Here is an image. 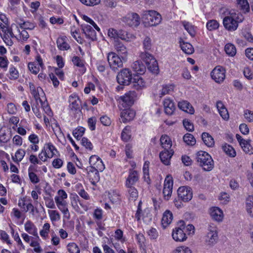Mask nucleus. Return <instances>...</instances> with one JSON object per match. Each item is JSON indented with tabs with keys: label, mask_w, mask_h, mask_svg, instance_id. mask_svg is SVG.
<instances>
[{
	"label": "nucleus",
	"mask_w": 253,
	"mask_h": 253,
	"mask_svg": "<svg viewBox=\"0 0 253 253\" xmlns=\"http://www.w3.org/2000/svg\"><path fill=\"white\" fill-rule=\"evenodd\" d=\"M238 7L243 12L246 13L250 11V5L247 0H237Z\"/></svg>",
	"instance_id": "ea45409f"
},
{
	"label": "nucleus",
	"mask_w": 253,
	"mask_h": 253,
	"mask_svg": "<svg viewBox=\"0 0 253 253\" xmlns=\"http://www.w3.org/2000/svg\"><path fill=\"white\" fill-rule=\"evenodd\" d=\"M203 141L206 145L209 147H212L214 145V141L213 137L207 132H203L202 135Z\"/></svg>",
	"instance_id": "e433bc0d"
},
{
	"label": "nucleus",
	"mask_w": 253,
	"mask_h": 253,
	"mask_svg": "<svg viewBox=\"0 0 253 253\" xmlns=\"http://www.w3.org/2000/svg\"><path fill=\"white\" fill-rule=\"evenodd\" d=\"M29 85L31 92L33 95L37 104H38V101H41V98L40 97L39 91L40 90H42V89L40 87L36 89L34 84L32 83H30Z\"/></svg>",
	"instance_id": "79ce46f5"
},
{
	"label": "nucleus",
	"mask_w": 253,
	"mask_h": 253,
	"mask_svg": "<svg viewBox=\"0 0 253 253\" xmlns=\"http://www.w3.org/2000/svg\"><path fill=\"white\" fill-rule=\"evenodd\" d=\"M134 37L128 32L123 30H118V38L119 39H122V40L126 41H130L131 40L133 39Z\"/></svg>",
	"instance_id": "c03bdc74"
},
{
	"label": "nucleus",
	"mask_w": 253,
	"mask_h": 253,
	"mask_svg": "<svg viewBox=\"0 0 253 253\" xmlns=\"http://www.w3.org/2000/svg\"><path fill=\"white\" fill-rule=\"evenodd\" d=\"M0 239L7 245L12 244L9 235L4 230H0Z\"/></svg>",
	"instance_id": "6e6d98bb"
},
{
	"label": "nucleus",
	"mask_w": 253,
	"mask_h": 253,
	"mask_svg": "<svg viewBox=\"0 0 253 253\" xmlns=\"http://www.w3.org/2000/svg\"><path fill=\"white\" fill-rule=\"evenodd\" d=\"M152 46V43L151 39L148 37H146L143 41V47L145 51H149L151 50Z\"/></svg>",
	"instance_id": "0e129e2a"
},
{
	"label": "nucleus",
	"mask_w": 253,
	"mask_h": 253,
	"mask_svg": "<svg viewBox=\"0 0 253 253\" xmlns=\"http://www.w3.org/2000/svg\"><path fill=\"white\" fill-rule=\"evenodd\" d=\"M67 250L70 253H80L78 246L75 243H70L67 245Z\"/></svg>",
	"instance_id": "680f3d73"
},
{
	"label": "nucleus",
	"mask_w": 253,
	"mask_h": 253,
	"mask_svg": "<svg viewBox=\"0 0 253 253\" xmlns=\"http://www.w3.org/2000/svg\"><path fill=\"white\" fill-rule=\"evenodd\" d=\"M131 67L134 72L140 75L144 74L146 71L145 66L141 61H136L133 63Z\"/></svg>",
	"instance_id": "c756f323"
},
{
	"label": "nucleus",
	"mask_w": 253,
	"mask_h": 253,
	"mask_svg": "<svg viewBox=\"0 0 253 253\" xmlns=\"http://www.w3.org/2000/svg\"><path fill=\"white\" fill-rule=\"evenodd\" d=\"M132 86L133 88L140 90L146 87V83L142 77L135 76L133 79Z\"/></svg>",
	"instance_id": "393cba45"
},
{
	"label": "nucleus",
	"mask_w": 253,
	"mask_h": 253,
	"mask_svg": "<svg viewBox=\"0 0 253 253\" xmlns=\"http://www.w3.org/2000/svg\"><path fill=\"white\" fill-rule=\"evenodd\" d=\"M211 76L215 83L221 84L223 82L225 79L226 70L221 66H216L211 71Z\"/></svg>",
	"instance_id": "9d476101"
},
{
	"label": "nucleus",
	"mask_w": 253,
	"mask_h": 253,
	"mask_svg": "<svg viewBox=\"0 0 253 253\" xmlns=\"http://www.w3.org/2000/svg\"><path fill=\"white\" fill-rule=\"evenodd\" d=\"M72 62L73 64L79 67L82 68L83 73H84L85 69L84 68V61L81 59L79 57L75 56L72 58Z\"/></svg>",
	"instance_id": "864d4df0"
},
{
	"label": "nucleus",
	"mask_w": 253,
	"mask_h": 253,
	"mask_svg": "<svg viewBox=\"0 0 253 253\" xmlns=\"http://www.w3.org/2000/svg\"><path fill=\"white\" fill-rule=\"evenodd\" d=\"M87 177L91 183L95 185L100 180V175L99 172L100 170L93 169L91 167H87Z\"/></svg>",
	"instance_id": "f3484780"
},
{
	"label": "nucleus",
	"mask_w": 253,
	"mask_h": 253,
	"mask_svg": "<svg viewBox=\"0 0 253 253\" xmlns=\"http://www.w3.org/2000/svg\"><path fill=\"white\" fill-rule=\"evenodd\" d=\"M196 160L205 171H211L213 168L214 162L211 155L206 152L200 151L197 152Z\"/></svg>",
	"instance_id": "7ed1b4c3"
},
{
	"label": "nucleus",
	"mask_w": 253,
	"mask_h": 253,
	"mask_svg": "<svg viewBox=\"0 0 253 253\" xmlns=\"http://www.w3.org/2000/svg\"><path fill=\"white\" fill-rule=\"evenodd\" d=\"M251 141L250 139L246 140L240 145L244 152L250 155L253 154V147L250 144Z\"/></svg>",
	"instance_id": "49530a36"
},
{
	"label": "nucleus",
	"mask_w": 253,
	"mask_h": 253,
	"mask_svg": "<svg viewBox=\"0 0 253 253\" xmlns=\"http://www.w3.org/2000/svg\"><path fill=\"white\" fill-rule=\"evenodd\" d=\"M210 214L211 218L217 222L222 221L224 217L223 211L217 207H211L210 209Z\"/></svg>",
	"instance_id": "6ab92c4d"
},
{
	"label": "nucleus",
	"mask_w": 253,
	"mask_h": 253,
	"mask_svg": "<svg viewBox=\"0 0 253 253\" xmlns=\"http://www.w3.org/2000/svg\"><path fill=\"white\" fill-rule=\"evenodd\" d=\"M135 116V111L130 108L123 110L120 115L122 121L124 123L132 120Z\"/></svg>",
	"instance_id": "412c9836"
},
{
	"label": "nucleus",
	"mask_w": 253,
	"mask_h": 253,
	"mask_svg": "<svg viewBox=\"0 0 253 253\" xmlns=\"http://www.w3.org/2000/svg\"><path fill=\"white\" fill-rule=\"evenodd\" d=\"M40 103L41 104V107L42 108L43 110L44 111V112L48 116H51L52 115V112L51 110L48 105L47 102L45 101H42V99H41V101H38V103ZM38 105H39L37 104Z\"/></svg>",
	"instance_id": "052dcab7"
},
{
	"label": "nucleus",
	"mask_w": 253,
	"mask_h": 253,
	"mask_svg": "<svg viewBox=\"0 0 253 253\" xmlns=\"http://www.w3.org/2000/svg\"><path fill=\"white\" fill-rule=\"evenodd\" d=\"M182 24L190 35L192 37H194L196 34L195 27L191 23L185 21L182 22Z\"/></svg>",
	"instance_id": "3c124183"
},
{
	"label": "nucleus",
	"mask_w": 253,
	"mask_h": 253,
	"mask_svg": "<svg viewBox=\"0 0 253 253\" xmlns=\"http://www.w3.org/2000/svg\"><path fill=\"white\" fill-rule=\"evenodd\" d=\"M161 145L164 150H172V141L170 138L167 135H163L160 139Z\"/></svg>",
	"instance_id": "f704fd0d"
},
{
	"label": "nucleus",
	"mask_w": 253,
	"mask_h": 253,
	"mask_svg": "<svg viewBox=\"0 0 253 253\" xmlns=\"http://www.w3.org/2000/svg\"><path fill=\"white\" fill-rule=\"evenodd\" d=\"M18 29L19 33L17 39L21 41H26L29 38V35L27 31L25 29Z\"/></svg>",
	"instance_id": "e2e57ef3"
},
{
	"label": "nucleus",
	"mask_w": 253,
	"mask_h": 253,
	"mask_svg": "<svg viewBox=\"0 0 253 253\" xmlns=\"http://www.w3.org/2000/svg\"><path fill=\"white\" fill-rule=\"evenodd\" d=\"M37 171V167L30 165L28 169V176L31 182L34 184H37L40 181V177L36 173Z\"/></svg>",
	"instance_id": "5701e85b"
},
{
	"label": "nucleus",
	"mask_w": 253,
	"mask_h": 253,
	"mask_svg": "<svg viewBox=\"0 0 253 253\" xmlns=\"http://www.w3.org/2000/svg\"><path fill=\"white\" fill-rule=\"evenodd\" d=\"M139 179V175L138 171L133 169H129L128 176L125 182V186H135Z\"/></svg>",
	"instance_id": "dca6fc26"
},
{
	"label": "nucleus",
	"mask_w": 253,
	"mask_h": 253,
	"mask_svg": "<svg viewBox=\"0 0 253 253\" xmlns=\"http://www.w3.org/2000/svg\"><path fill=\"white\" fill-rule=\"evenodd\" d=\"M179 43L182 50L187 54H191L194 52V48L192 44L187 42H184L182 39H180Z\"/></svg>",
	"instance_id": "2f4dec72"
},
{
	"label": "nucleus",
	"mask_w": 253,
	"mask_h": 253,
	"mask_svg": "<svg viewBox=\"0 0 253 253\" xmlns=\"http://www.w3.org/2000/svg\"><path fill=\"white\" fill-rule=\"evenodd\" d=\"M246 209L248 214L253 217V196H249L246 200Z\"/></svg>",
	"instance_id": "c9c22d12"
},
{
	"label": "nucleus",
	"mask_w": 253,
	"mask_h": 253,
	"mask_svg": "<svg viewBox=\"0 0 253 253\" xmlns=\"http://www.w3.org/2000/svg\"><path fill=\"white\" fill-rule=\"evenodd\" d=\"M174 85L173 84H166L162 86V88L159 91V96L162 97L163 96L169 94L173 90Z\"/></svg>",
	"instance_id": "a18cd8bd"
},
{
	"label": "nucleus",
	"mask_w": 253,
	"mask_h": 253,
	"mask_svg": "<svg viewBox=\"0 0 253 253\" xmlns=\"http://www.w3.org/2000/svg\"><path fill=\"white\" fill-rule=\"evenodd\" d=\"M26 154V151L23 149H18L15 152L14 156L12 157L13 161L19 164L24 157Z\"/></svg>",
	"instance_id": "a19ab883"
},
{
	"label": "nucleus",
	"mask_w": 253,
	"mask_h": 253,
	"mask_svg": "<svg viewBox=\"0 0 253 253\" xmlns=\"http://www.w3.org/2000/svg\"><path fill=\"white\" fill-rule=\"evenodd\" d=\"M163 105L165 113L169 115H172L175 110V106L173 102L169 98H166L164 100Z\"/></svg>",
	"instance_id": "a878e982"
},
{
	"label": "nucleus",
	"mask_w": 253,
	"mask_h": 253,
	"mask_svg": "<svg viewBox=\"0 0 253 253\" xmlns=\"http://www.w3.org/2000/svg\"><path fill=\"white\" fill-rule=\"evenodd\" d=\"M85 130V128L78 126L73 130V135L76 138L79 139L84 135Z\"/></svg>",
	"instance_id": "bf43d9fd"
},
{
	"label": "nucleus",
	"mask_w": 253,
	"mask_h": 253,
	"mask_svg": "<svg viewBox=\"0 0 253 253\" xmlns=\"http://www.w3.org/2000/svg\"><path fill=\"white\" fill-rule=\"evenodd\" d=\"M67 197V193L64 190L60 189L57 191V195L54 197V200L57 208L63 213V217L69 219L70 214L68 209V204L66 201Z\"/></svg>",
	"instance_id": "f03ea898"
},
{
	"label": "nucleus",
	"mask_w": 253,
	"mask_h": 253,
	"mask_svg": "<svg viewBox=\"0 0 253 253\" xmlns=\"http://www.w3.org/2000/svg\"><path fill=\"white\" fill-rule=\"evenodd\" d=\"M244 117L248 123H253V111L249 109L244 111Z\"/></svg>",
	"instance_id": "69168bd1"
},
{
	"label": "nucleus",
	"mask_w": 253,
	"mask_h": 253,
	"mask_svg": "<svg viewBox=\"0 0 253 253\" xmlns=\"http://www.w3.org/2000/svg\"><path fill=\"white\" fill-rule=\"evenodd\" d=\"M57 46L60 50H67L70 47L69 44L66 42V38L59 37L56 41Z\"/></svg>",
	"instance_id": "58836bf2"
},
{
	"label": "nucleus",
	"mask_w": 253,
	"mask_h": 253,
	"mask_svg": "<svg viewBox=\"0 0 253 253\" xmlns=\"http://www.w3.org/2000/svg\"><path fill=\"white\" fill-rule=\"evenodd\" d=\"M90 166L93 169L100 170L102 172L105 169V165L101 158L97 155H92L89 159Z\"/></svg>",
	"instance_id": "2eb2a0df"
},
{
	"label": "nucleus",
	"mask_w": 253,
	"mask_h": 253,
	"mask_svg": "<svg viewBox=\"0 0 253 253\" xmlns=\"http://www.w3.org/2000/svg\"><path fill=\"white\" fill-rule=\"evenodd\" d=\"M122 21L129 27H136L140 23V18L136 13L131 12L123 17Z\"/></svg>",
	"instance_id": "9b49d317"
},
{
	"label": "nucleus",
	"mask_w": 253,
	"mask_h": 253,
	"mask_svg": "<svg viewBox=\"0 0 253 253\" xmlns=\"http://www.w3.org/2000/svg\"><path fill=\"white\" fill-rule=\"evenodd\" d=\"M140 57L145 62L148 69L151 72L156 74L159 73L157 61L152 54L147 52H142L140 53Z\"/></svg>",
	"instance_id": "39448f33"
},
{
	"label": "nucleus",
	"mask_w": 253,
	"mask_h": 253,
	"mask_svg": "<svg viewBox=\"0 0 253 253\" xmlns=\"http://www.w3.org/2000/svg\"><path fill=\"white\" fill-rule=\"evenodd\" d=\"M82 26L83 32L87 38L91 40L92 41L96 39V33L92 27L91 25L84 24Z\"/></svg>",
	"instance_id": "b1692460"
},
{
	"label": "nucleus",
	"mask_w": 253,
	"mask_h": 253,
	"mask_svg": "<svg viewBox=\"0 0 253 253\" xmlns=\"http://www.w3.org/2000/svg\"><path fill=\"white\" fill-rule=\"evenodd\" d=\"M3 29L2 34L0 33L1 37L6 45L11 46L13 43L11 39L14 37L12 30L8 28H4Z\"/></svg>",
	"instance_id": "a211bd4d"
},
{
	"label": "nucleus",
	"mask_w": 253,
	"mask_h": 253,
	"mask_svg": "<svg viewBox=\"0 0 253 253\" xmlns=\"http://www.w3.org/2000/svg\"><path fill=\"white\" fill-rule=\"evenodd\" d=\"M184 222L183 221H180L179 227H175L172 233V238L176 242H184L187 237L186 233L184 232L185 229Z\"/></svg>",
	"instance_id": "f8f14e48"
},
{
	"label": "nucleus",
	"mask_w": 253,
	"mask_h": 253,
	"mask_svg": "<svg viewBox=\"0 0 253 253\" xmlns=\"http://www.w3.org/2000/svg\"><path fill=\"white\" fill-rule=\"evenodd\" d=\"M69 107L72 110H77L80 108V100L76 94H72L69 98Z\"/></svg>",
	"instance_id": "c85d7f7f"
},
{
	"label": "nucleus",
	"mask_w": 253,
	"mask_h": 253,
	"mask_svg": "<svg viewBox=\"0 0 253 253\" xmlns=\"http://www.w3.org/2000/svg\"><path fill=\"white\" fill-rule=\"evenodd\" d=\"M42 149L47 153L50 158H52L55 155V152H58L55 146L51 142L45 143Z\"/></svg>",
	"instance_id": "72a5a7b5"
},
{
	"label": "nucleus",
	"mask_w": 253,
	"mask_h": 253,
	"mask_svg": "<svg viewBox=\"0 0 253 253\" xmlns=\"http://www.w3.org/2000/svg\"><path fill=\"white\" fill-rule=\"evenodd\" d=\"M224 50L226 53L231 57L234 56L236 54V48L232 43H227L225 45Z\"/></svg>",
	"instance_id": "8fccbe9b"
},
{
	"label": "nucleus",
	"mask_w": 253,
	"mask_h": 253,
	"mask_svg": "<svg viewBox=\"0 0 253 253\" xmlns=\"http://www.w3.org/2000/svg\"><path fill=\"white\" fill-rule=\"evenodd\" d=\"M48 213L50 219L53 224L56 221H59L61 219V215L56 210H48Z\"/></svg>",
	"instance_id": "de8ad7c7"
},
{
	"label": "nucleus",
	"mask_w": 253,
	"mask_h": 253,
	"mask_svg": "<svg viewBox=\"0 0 253 253\" xmlns=\"http://www.w3.org/2000/svg\"><path fill=\"white\" fill-rule=\"evenodd\" d=\"M24 229L29 234L39 239L38 228L35 224L30 220H27L24 224Z\"/></svg>",
	"instance_id": "4be33fe9"
},
{
	"label": "nucleus",
	"mask_w": 253,
	"mask_h": 253,
	"mask_svg": "<svg viewBox=\"0 0 253 253\" xmlns=\"http://www.w3.org/2000/svg\"><path fill=\"white\" fill-rule=\"evenodd\" d=\"M126 188L127 196L130 201H135L138 196V192L135 186H126Z\"/></svg>",
	"instance_id": "473e14b6"
},
{
	"label": "nucleus",
	"mask_w": 253,
	"mask_h": 253,
	"mask_svg": "<svg viewBox=\"0 0 253 253\" xmlns=\"http://www.w3.org/2000/svg\"><path fill=\"white\" fill-rule=\"evenodd\" d=\"M9 78L10 80H16L19 77V73L17 70L13 66H11L9 70Z\"/></svg>",
	"instance_id": "338daca9"
},
{
	"label": "nucleus",
	"mask_w": 253,
	"mask_h": 253,
	"mask_svg": "<svg viewBox=\"0 0 253 253\" xmlns=\"http://www.w3.org/2000/svg\"><path fill=\"white\" fill-rule=\"evenodd\" d=\"M219 26V23L215 20H211L206 24L207 28L209 31L216 30Z\"/></svg>",
	"instance_id": "13d9d810"
},
{
	"label": "nucleus",
	"mask_w": 253,
	"mask_h": 253,
	"mask_svg": "<svg viewBox=\"0 0 253 253\" xmlns=\"http://www.w3.org/2000/svg\"><path fill=\"white\" fill-rule=\"evenodd\" d=\"M244 20L243 15L237 11L231 10L229 14L223 19V26L228 31L233 32L236 30L239 23Z\"/></svg>",
	"instance_id": "f257e3e1"
},
{
	"label": "nucleus",
	"mask_w": 253,
	"mask_h": 253,
	"mask_svg": "<svg viewBox=\"0 0 253 253\" xmlns=\"http://www.w3.org/2000/svg\"><path fill=\"white\" fill-rule=\"evenodd\" d=\"M173 150H164L160 153L159 156L161 162L165 165L168 166L170 164V159L173 155Z\"/></svg>",
	"instance_id": "aec40b11"
},
{
	"label": "nucleus",
	"mask_w": 253,
	"mask_h": 253,
	"mask_svg": "<svg viewBox=\"0 0 253 253\" xmlns=\"http://www.w3.org/2000/svg\"><path fill=\"white\" fill-rule=\"evenodd\" d=\"M216 107L221 117L224 120H228L229 117L228 111L221 101L217 102Z\"/></svg>",
	"instance_id": "7c9ffc66"
},
{
	"label": "nucleus",
	"mask_w": 253,
	"mask_h": 253,
	"mask_svg": "<svg viewBox=\"0 0 253 253\" xmlns=\"http://www.w3.org/2000/svg\"><path fill=\"white\" fill-rule=\"evenodd\" d=\"M223 151L229 156L234 157L236 155L234 149L230 145L226 143L223 144L222 146Z\"/></svg>",
	"instance_id": "09e8293b"
},
{
	"label": "nucleus",
	"mask_w": 253,
	"mask_h": 253,
	"mask_svg": "<svg viewBox=\"0 0 253 253\" xmlns=\"http://www.w3.org/2000/svg\"><path fill=\"white\" fill-rule=\"evenodd\" d=\"M107 60L110 68L115 71L123 66V62H125L126 59L125 56L120 57L116 53L111 52L108 54Z\"/></svg>",
	"instance_id": "0eeeda50"
},
{
	"label": "nucleus",
	"mask_w": 253,
	"mask_h": 253,
	"mask_svg": "<svg viewBox=\"0 0 253 253\" xmlns=\"http://www.w3.org/2000/svg\"><path fill=\"white\" fill-rule=\"evenodd\" d=\"M218 238L216 226L213 223L210 224L207 229V234L204 238L206 244L207 246H212L217 243Z\"/></svg>",
	"instance_id": "423d86ee"
},
{
	"label": "nucleus",
	"mask_w": 253,
	"mask_h": 253,
	"mask_svg": "<svg viewBox=\"0 0 253 253\" xmlns=\"http://www.w3.org/2000/svg\"><path fill=\"white\" fill-rule=\"evenodd\" d=\"M184 142L188 145H194L196 143L194 137L190 133L185 134L183 137Z\"/></svg>",
	"instance_id": "5fc2aeb1"
},
{
	"label": "nucleus",
	"mask_w": 253,
	"mask_h": 253,
	"mask_svg": "<svg viewBox=\"0 0 253 253\" xmlns=\"http://www.w3.org/2000/svg\"><path fill=\"white\" fill-rule=\"evenodd\" d=\"M115 47L117 52L121 56H125L126 59L127 51L126 47L121 42H116Z\"/></svg>",
	"instance_id": "4c0bfd02"
},
{
	"label": "nucleus",
	"mask_w": 253,
	"mask_h": 253,
	"mask_svg": "<svg viewBox=\"0 0 253 253\" xmlns=\"http://www.w3.org/2000/svg\"><path fill=\"white\" fill-rule=\"evenodd\" d=\"M132 80V73L130 69L124 68L120 71L117 76L118 83L121 85H127Z\"/></svg>",
	"instance_id": "1a4fd4ad"
},
{
	"label": "nucleus",
	"mask_w": 253,
	"mask_h": 253,
	"mask_svg": "<svg viewBox=\"0 0 253 253\" xmlns=\"http://www.w3.org/2000/svg\"><path fill=\"white\" fill-rule=\"evenodd\" d=\"M50 225L48 223L43 224L42 229L40 231V235L43 239H46L48 235Z\"/></svg>",
	"instance_id": "603ef678"
},
{
	"label": "nucleus",
	"mask_w": 253,
	"mask_h": 253,
	"mask_svg": "<svg viewBox=\"0 0 253 253\" xmlns=\"http://www.w3.org/2000/svg\"><path fill=\"white\" fill-rule=\"evenodd\" d=\"M171 253H192V252L188 247L181 246L176 248Z\"/></svg>",
	"instance_id": "4d7b16f0"
},
{
	"label": "nucleus",
	"mask_w": 253,
	"mask_h": 253,
	"mask_svg": "<svg viewBox=\"0 0 253 253\" xmlns=\"http://www.w3.org/2000/svg\"><path fill=\"white\" fill-rule=\"evenodd\" d=\"M179 199L185 202L190 201L193 197L192 189L188 186H181L177 190Z\"/></svg>",
	"instance_id": "ddd939ff"
},
{
	"label": "nucleus",
	"mask_w": 253,
	"mask_h": 253,
	"mask_svg": "<svg viewBox=\"0 0 253 253\" xmlns=\"http://www.w3.org/2000/svg\"><path fill=\"white\" fill-rule=\"evenodd\" d=\"M136 96V93L134 91H129L124 95L118 96L117 100L124 108H127L133 104Z\"/></svg>",
	"instance_id": "6e6552de"
},
{
	"label": "nucleus",
	"mask_w": 253,
	"mask_h": 253,
	"mask_svg": "<svg viewBox=\"0 0 253 253\" xmlns=\"http://www.w3.org/2000/svg\"><path fill=\"white\" fill-rule=\"evenodd\" d=\"M172 177L170 175H167L165 180L163 192L165 200H168L170 197L172 191Z\"/></svg>",
	"instance_id": "4468645a"
},
{
	"label": "nucleus",
	"mask_w": 253,
	"mask_h": 253,
	"mask_svg": "<svg viewBox=\"0 0 253 253\" xmlns=\"http://www.w3.org/2000/svg\"><path fill=\"white\" fill-rule=\"evenodd\" d=\"M29 71L34 74H37L40 71V67L36 65L35 62H30L28 65Z\"/></svg>",
	"instance_id": "774afa93"
},
{
	"label": "nucleus",
	"mask_w": 253,
	"mask_h": 253,
	"mask_svg": "<svg viewBox=\"0 0 253 253\" xmlns=\"http://www.w3.org/2000/svg\"><path fill=\"white\" fill-rule=\"evenodd\" d=\"M173 219V214L169 210H166L163 213L162 225L165 228L169 225Z\"/></svg>",
	"instance_id": "bb28decb"
},
{
	"label": "nucleus",
	"mask_w": 253,
	"mask_h": 253,
	"mask_svg": "<svg viewBox=\"0 0 253 253\" xmlns=\"http://www.w3.org/2000/svg\"><path fill=\"white\" fill-rule=\"evenodd\" d=\"M178 106L180 109L190 114H194L195 112L193 106L187 101L179 102Z\"/></svg>",
	"instance_id": "cd10ccee"
},
{
	"label": "nucleus",
	"mask_w": 253,
	"mask_h": 253,
	"mask_svg": "<svg viewBox=\"0 0 253 253\" xmlns=\"http://www.w3.org/2000/svg\"><path fill=\"white\" fill-rule=\"evenodd\" d=\"M142 18L144 20V23L148 26H156L159 25L162 20L161 14L155 10L144 11Z\"/></svg>",
	"instance_id": "20e7f679"
},
{
	"label": "nucleus",
	"mask_w": 253,
	"mask_h": 253,
	"mask_svg": "<svg viewBox=\"0 0 253 253\" xmlns=\"http://www.w3.org/2000/svg\"><path fill=\"white\" fill-rule=\"evenodd\" d=\"M131 127L129 126H126L123 130L121 133L122 139L125 142L128 141L131 138Z\"/></svg>",
	"instance_id": "37998d69"
}]
</instances>
